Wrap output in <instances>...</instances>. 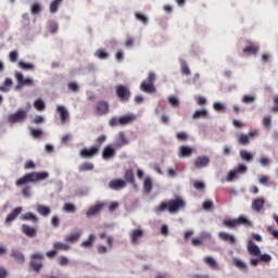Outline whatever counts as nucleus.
<instances>
[{
  "instance_id": "51",
  "label": "nucleus",
  "mask_w": 278,
  "mask_h": 278,
  "mask_svg": "<svg viewBox=\"0 0 278 278\" xmlns=\"http://www.w3.org/2000/svg\"><path fill=\"white\" fill-rule=\"evenodd\" d=\"M105 140H108V137L105 135L98 137L96 139V143H97L96 147H98V149H101V144H103V142H105Z\"/></svg>"
},
{
  "instance_id": "25",
  "label": "nucleus",
  "mask_w": 278,
  "mask_h": 278,
  "mask_svg": "<svg viewBox=\"0 0 278 278\" xmlns=\"http://www.w3.org/2000/svg\"><path fill=\"white\" fill-rule=\"evenodd\" d=\"M11 256L14 257V260H15V262H17V264L25 263V255H23L22 252L18 250H13L11 253Z\"/></svg>"
},
{
  "instance_id": "11",
  "label": "nucleus",
  "mask_w": 278,
  "mask_h": 278,
  "mask_svg": "<svg viewBox=\"0 0 278 278\" xmlns=\"http://www.w3.org/2000/svg\"><path fill=\"white\" fill-rule=\"evenodd\" d=\"M27 118V111L18 110L9 116V123H23Z\"/></svg>"
},
{
  "instance_id": "56",
  "label": "nucleus",
  "mask_w": 278,
  "mask_h": 278,
  "mask_svg": "<svg viewBox=\"0 0 278 278\" xmlns=\"http://www.w3.org/2000/svg\"><path fill=\"white\" fill-rule=\"evenodd\" d=\"M169 104L172 105V108H178L179 106V100L175 97H170L168 99Z\"/></svg>"
},
{
  "instance_id": "2",
  "label": "nucleus",
  "mask_w": 278,
  "mask_h": 278,
  "mask_svg": "<svg viewBox=\"0 0 278 278\" xmlns=\"http://www.w3.org/2000/svg\"><path fill=\"white\" fill-rule=\"evenodd\" d=\"M48 178L49 173L47 172H31L18 178L15 181V186H17V188H21V186H27V184H36V181H42Z\"/></svg>"
},
{
  "instance_id": "14",
  "label": "nucleus",
  "mask_w": 278,
  "mask_h": 278,
  "mask_svg": "<svg viewBox=\"0 0 278 278\" xmlns=\"http://www.w3.org/2000/svg\"><path fill=\"white\" fill-rule=\"evenodd\" d=\"M142 238H144V230H142V228L134 229L130 232V240L132 244H138Z\"/></svg>"
},
{
  "instance_id": "10",
  "label": "nucleus",
  "mask_w": 278,
  "mask_h": 278,
  "mask_svg": "<svg viewBox=\"0 0 278 278\" xmlns=\"http://www.w3.org/2000/svg\"><path fill=\"white\" fill-rule=\"evenodd\" d=\"M15 79L17 80L15 90H21V88H23V86H34V80L30 78L23 77V74L20 72L15 73Z\"/></svg>"
},
{
  "instance_id": "55",
  "label": "nucleus",
  "mask_w": 278,
  "mask_h": 278,
  "mask_svg": "<svg viewBox=\"0 0 278 278\" xmlns=\"http://www.w3.org/2000/svg\"><path fill=\"white\" fill-rule=\"evenodd\" d=\"M30 135L33 136V138H41L42 137V130L31 129Z\"/></svg>"
},
{
  "instance_id": "45",
  "label": "nucleus",
  "mask_w": 278,
  "mask_h": 278,
  "mask_svg": "<svg viewBox=\"0 0 278 278\" xmlns=\"http://www.w3.org/2000/svg\"><path fill=\"white\" fill-rule=\"evenodd\" d=\"M22 194L23 197H25L26 199H29V197H31V187L30 186H25L22 189Z\"/></svg>"
},
{
  "instance_id": "52",
  "label": "nucleus",
  "mask_w": 278,
  "mask_h": 278,
  "mask_svg": "<svg viewBox=\"0 0 278 278\" xmlns=\"http://www.w3.org/2000/svg\"><path fill=\"white\" fill-rule=\"evenodd\" d=\"M213 108H214L215 112H225V104H223L220 102H215L213 104Z\"/></svg>"
},
{
  "instance_id": "1",
  "label": "nucleus",
  "mask_w": 278,
  "mask_h": 278,
  "mask_svg": "<svg viewBox=\"0 0 278 278\" xmlns=\"http://www.w3.org/2000/svg\"><path fill=\"white\" fill-rule=\"evenodd\" d=\"M186 207V202L181 198H176L173 200L161 202L159 206L155 207L154 212L156 214H162V212H169V214H176L179 210Z\"/></svg>"
},
{
  "instance_id": "35",
  "label": "nucleus",
  "mask_w": 278,
  "mask_h": 278,
  "mask_svg": "<svg viewBox=\"0 0 278 278\" xmlns=\"http://www.w3.org/2000/svg\"><path fill=\"white\" fill-rule=\"evenodd\" d=\"M240 157H241V160H244L245 162H251L253 160V154L248 152L247 150H241Z\"/></svg>"
},
{
  "instance_id": "33",
  "label": "nucleus",
  "mask_w": 278,
  "mask_h": 278,
  "mask_svg": "<svg viewBox=\"0 0 278 278\" xmlns=\"http://www.w3.org/2000/svg\"><path fill=\"white\" fill-rule=\"evenodd\" d=\"M78 170L80 173H86L88 170H94V165L92 163L86 162V163H83V164L79 165Z\"/></svg>"
},
{
  "instance_id": "64",
  "label": "nucleus",
  "mask_w": 278,
  "mask_h": 278,
  "mask_svg": "<svg viewBox=\"0 0 278 278\" xmlns=\"http://www.w3.org/2000/svg\"><path fill=\"white\" fill-rule=\"evenodd\" d=\"M275 105L271 109V112H278V96L274 98Z\"/></svg>"
},
{
  "instance_id": "48",
  "label": "nucleus",
  "mask_w": 278,
  "mask_h": 278,
  "mask_svg": "<svg viewBox=\"0 0 278 278\" xmlns=\"http://www.w3.org/2000/svg\"><path fill=\"white\" fill-rule=\"evenodd\" d=\"M42 12V7L38 3L31 5V14H40Z\"/></svg>"
},
{
  "instance_id": "8",
  "label": "nucleus",
  "mask_w": 278,
  "mask_h": 278,
  "mask_svg": "<svg viewBox=\"0 0 278 278\" xmlns=\"http://www.w3.org/2000/svg\"><path fill=\"white\" fill-rule=\"evenodd\" d=\"M45 256L40 253H34L31 255L30 266L35 273H40V268H42V260Z\"/></svg>"
},
{
  "instance_id": "49",
  "label": "nucleus",
  "mask_w": 278,
  "mask_h": 278,
  "mask_svg": "<svg viewBox=\"0 0 278 278\" xmlns=\"http://www.w3.org/2000/svg\"><path fill=\"white\" fill-rule=\"evenodd\" d=\"M271 123H273V118L270 117V115H266V116L263 118V125H264L267 129H270Z\"/></svg>"
},
{
  "instance_id": "59",
  "label": "nucleus",
  "mask_w": 278,
  "mask_h": 278,
  "mask_svg": "<svg viewBox=\"0 0 278 278\" xmlns=\"http://www.w3.org/2000/svg\"><path fill=\"white\" fill-rule=\"evenodd\" d=\"M270 260H273V257H271L269 254H262V255L260 256V262H266V263H268V262H270Z\"/></svg>"
},
{
  "instance_id": "47",
  "label": "nucleus",
  "mask_w": 278,
  "mask_h": 278,
  "mask_svg": "<svg viewBox=\"0 0 278 278\" xmlns=\"http://www.w3.org/2000/svg\"><path fill=\"white\" fill-rule=\"evenodd\" d=\"M233 179H238V172L236 169L235 170H230L228 173L226 181H233Z\"/></svg>"
},
{
  "instance_id": "46",
  "label": "nucleus",
  "mask_w": 278,
  "mask_h": 278,
  "mask_svg": "<svg viewBox=\"0 0 278 278\" xmlns=\"http://www.w3.org/2000/svg\"><path fill=\"white\" fill-rule=\"evenodd\" d=\"M18 66H20V68H23L24 71H31V70H34V65H31V63H25L23 61H21L18 63Z\"/></svg>"
},
{
  "instance_id": "3",
  "label": "nucleus",
  "mask_w": 278,
  "mask_h": 278,
  "mask_svg": "<svg viewBox=\"0 0 278 278\" xmlns=\"http://www.w3.org/2000/svg\"><path fill=\"white\" fill-rule=\"evenodd\" d=\"M223 225L226 226L227 229H236V227H240V225L251 227V222L247 217L240 216L237 219H224Z\"/></svg>"
},
{
  "instance_id": "63",
  "label": "nucleus",
  "mask_w": 278,
  "mask_h": 278,
  "mask_svg": "<svg viewBox=\"0 0 278 278\" xmlns=\"http://www.w3.org/2000/svg\"><path fill=\"white\" fill-rule=\"evenodd\" d=\"M0 278H8V269L0 267Z\"/></svg>"
},
{
  "instance_id": "29",
  "label": "nucleus",
  "mask_w": 278,
  "mask_h": 278,
  "mask_svg": "<svg viewBox=\"0 0 278 278\" xmlns=\"http://www.w3.org/2000/svg\"><path fill=\"white\" fill-rule=\"evenodd\" d=\"M143 190L146 194H151V190H153V181L151 180V178L144 179Z\"/></svg>"
},
{
  "instance_id": "41",
  "label": "nucleus",
  "mask_w": 278,
  "mask_h": 278,
  "mask_svg": "<svg viewBox=\"0 0 278 278\" xmlns=\"http://www.w3.org/2000/svg\"><path fill=\"white\" fill-rule=\"evenodd\" d=\"M233 264L237 268H239V270H247V264H244L243 262H241L238 258L233 260Z\"/></svg>"
},
{
  "instance_id": "28",
  "label": "nucleus",
  "mask_w": 278,
  "mask_h": 278,
  "mask_svg": "<svg viewBox=\"0 0 278 278\" xmlns=\"http://www.w3.org/2000/svg\"><path fill=\"white\" fill-rule=\"evenodd\" d=\"M37 212L40 214V216H49V214H51V208L49 206L39 204L37 205Z\"/></svg>"
},
{
  "instance_id": "40",
  "label": "nucleus",
  "mask_w": 278,
  "mask_h": 278,
  "mask_svg": "<svg viewBox=\"0 0 278 278\" xmlns=\"http://www.w3.org/2000/svg\"><path fill=\"white\" fill-rule=\"evenodd\" d=\"M180 71L184 75H190V67L188 66V63H186V61L181 62Z\"/></svg>"
},
{
  "instance_id": "50",
  "label": "nucleus",
  "mask_w": 278,
  "mask_h": 278,
  "mask_svg": "<svg viewBox=\"0 0 278 278\" xmlns=\"http://www.w3.org/2000/svg\"><path fill=\"white\" fill-rule=\"evenodd\" d=\"M110 249H112V245H110V244L99 245L98 247V252L103 255L104 253H108L110 251Z\"/></svg>"
},
{
  "instance_id": "61",
  "label": "nucleus",
  "mask_w": 278,
  "mask_h": 278,
  "mask_svg": "<svg viewBox=\"0 0 278 278\" xmlns=\"http://www.w3.org/2000/svg\"><path fill=\"white\" fill-rule=\"evenodd\" d=\"M51 224L53 227H60V218L58 216H53L51 219Z\"/></svg>"
},
{
  "instance_id": "58",
  "label": "nucleus",
  "mask_w": 278,
  "mask_h": 278,
  "mask_svg": "<svg viewBox=\"0 0 278 278\" xmlns=\"http://www.w3.org/2000/svg\"><path fill=\"white\" fill-rule=\"evenodd\" d=\"M10 61L11 62H17L18 60V52L16 51H11L9 54Z\"/></svg>"
},
{
  "instance_id": "9",
  "label": "nucleus",
  "mask_w": 278,
  "mask_h": 278,
  "mask_svg": "<svg viewBox=\"0 0 278 278\" xmlns=\"http://www.w3.org/2000/svg\"><path fill=\"white\" fill-rule=\"evenodd\" d=\"M258 136H260V132L257 130H252L248 135L241 134L238 138V143L242 144V147H247V144H249V140H253Z\"/></svg>"
},
{
  "instance_id": "39",
  "label": "nucleus",
  "mask_w": 278,
  "mask_h": 278,
  "mask_svg": "<svg viewBox=\"0 0 278 278\" xmlns=\"http://www.w3.org/2000/svg\"><path fill=\"white\" fill-rule=\"evenodd\" d=\"M34 108L38 110V112H42L46 108L45 101L41 99H38L34 102Z\"/></svg>"
},
{
  "instance_id": "13",
  "label": "nucleus",
  "mask_w": 278,
  "mask_h": 278,
  "mask_svg": "<svg viewBox=\"0 0 278 278\" xmlns=\"http://www.w3.org/2000/svg\"><path fill=\"white\" fill-rule=\"evenodd\" d=\"M105 207V203L98 202L96 205L89 207L86 213L87 218H92V216H97L103 208Z\"/></svg>"
},
{
  "instance_id": "4",
  "label": "nucleus",
  "mask_w": 278,
  "mask_h": 278,
  "mask_svg": "<svg viewBox=\"0 0 278 278\" xmlns=\"http://www.w3.org/2000/svg\"><path fill=\"white\" fill-rule=\"evenodd\" d=\"M155 81V74L153 72H150L148 75L147 80H143L140 85V90L142 92L153 93L155 92V86L153 85Z\"/></svg>"
},
{
  "instance_id": "18",
  "label": "nucleus",
  "mask_w": 278,
  "mask_h": 278,
  "mask_svg": "<svg viewBox=\"0 0 278 278\" xmlns=\"http://www.w3.org/2000/svg\"><path fill=\"white\" fill-rule=\"evenodd\" d=\"M22 231L27 238H36L37 230L35 227H30L27 224L22 225Z\"/></svg>"
},
{
  "instance_id": "27",
  "label": "nucleus",
  "mask_w": 278,
  "mask_h": 278,
  "mask_svg": "<svg viewBox=\"0 0 278 278\" xmlns=\"http://www.w3.org/2000/svg\"><path fill=\"white\" fill-rule=\"evenodd\" d=\"M21 220H31L34 224H36V223H38V216H36L31 212H28L21 216Z\"/></svg>"
},
{
  "instance_id": "5",
  "label": "nucleus",
  "mask_w": 278,
  "mask_h": 278,
  "mask_svg": "<svg viewBox=\"0 0 278 278\" xmlns=\"http://www.w3.org/2000/svg\"><path fill=\"white\" fill-rule=\"evenodd\" d=\"M134 121H136V115L128 114L122 117H112L109 122V125L111 127H116L118 125H129V123H134Z\"/></svg>"
},
{
  "instance_id": "36",
  "label": "nucleus",
  "mask_w": 278,
  "mask_h": 278,
  "mask_svg": "<svg viewBox=\"0 0 278 278\" xmlns=\"http://www.w3.org/2000/svg\"><path fill=\"white\" fill-rule=\"evenodd\" d=\"M204 262L210 266L211 268H218V264L216 263V260L212 256L204 257Z\"/></svg>"
},
{
  "instance_id": "19",
  "label": "nucleus",
  "mask_w": 278,
  "mask_h": 278,
  "mask_svg": "<svg viewBox=\"0 0 278 278\" xmlns=\"http://www.w3.org/2000/svg\"><path fill=\"white\" fill-rule=\"evenodd\" d=\"M116 155V150L112 148V146H106L102 151V157L103 160H112Z\"/></svg>"
},
{
  "instance_id": "12",
  "label": "nucleus",
  "mask_w": 278,
  "mask_h": 278,
  "mask_svg": "<svg viewBox=\"0 0 278 278\" xmlns=\"http://www.w3.org/2000/svg\"><path fill=\"white\" fill-rule=\"evenodd\" d=\"M80 157L85 160H90V157H94V155H99V147H91L89 149H83L79 152Z\"/></svg>"
},
{
  "instance_id": "44",
  "label": "nucleus",
  "mask_w": 278,
  "mask_h": 278,
  "mask_svg": "<svg viewBox=\"0 0 278 278\" xmlns=\"http://www.w3.org/2000/svg\"><path fill=\"white\" fill-rule=\"evenodd\" d=\"M135 16L137 21H140L141 23H143V25H147V23H149V18H147V15L142 13H136Z\"/></svg>"
},
{
  "instance_id": "20",
  "label": "nucleus",
  "mask_w": 278,
  "mask_h": 278,
  "mask_svg": "<svg viewBox=\"0 0 278 278\" xmlns=\"http://www.w3.org/2000/svg\"><path fill=\"white\" fill-rule=\"evenodd\" d=\"M21 212H23V207L17 206L15 207L5 218V223H12L13 220H16L18 218Z\"/></svg>"
},
{
  "instance_id": "57",
  "label": "nucleus",
  "mask_w": 278,
  "mask_h": 278,
  "mask_svg": "<svg viewBox=\"0 0 278 278\" xmlns=\"http://www.w3.org/2000/svg\"><path fill=\"white\" fill-rule=\"evenodd\" d=\"M193 188H195V190H203L205 188V184H203V181H194L193 182Z\"/></svg>"
},
{
  "instance_id": "43",
  "label": "nucleus",
  "mask_w": 278,
  "mask_h": 278,
  "mask_svg": "<svg viewBox=\"0 0 278 278\" xmlns=\"http://www.w3.org/2000/svg\"><path fill=\"white\" fill-rule=\"evenodd\" d=\"M97 58L100 60H108L109 55L108 52H105L103 49H100L96 52Z\"/></svg>"
},
{
  "instance_id": "30",
  "label": "nucleus",
  "mask_w": 278,
  "mask_h": 278,
  "mask_svg": "<svg viewBox=\"0 0 278 278\" xmlns=\"http://www.w3.org/2000/svg\"><path fill=\"white\" fill-rule=\"evenodd\" d=\"M79 238H81V231H76L74 233L68 235L65 240L66 242H77V240H79Z\"/></svg>"
},
{
  "instance_id": "54",
  "label": "nucleus",
  "mask_w": 278,
  "mask_h": 278,
  "mask_svg": "<svg viewBox=\"0 0 278 278\" xmlns=\"http://www.w3.org/2000/svg\"><path fill=\"white\" fill-rule=\"evenodd\" d=\"M255 101V97L253 96H243L242 103H253Z\"/></svg>"
},
{
  "instance_id": "32",
  "label": "nucleus",
  "mask_w": 278,
  "mask_h": 278,
  "mask_svg": "<svg viewBox=\"0 0 278 278\" xmlns=\"http://www.w3.org/2000/svg\"><path fill=\"white\" fill-rule=\"evenodd\" d=\"M62 1H64V0H53L50 3V12H51V14H55V12H58V10H60V5L62 4Z\"/></svg>"
},
{
  "instance_id": "62",
  "label": "nucleus",
  "mask_w": 278,
  "mask_h": 278,
  "mask_svg": "<svg viewBox=\"0 0 278 278\" xmlns=\"http://www.w3.org/2000/svg\"><path fill=\"white\" fill-rule=\"evenodd\" d=\"M237 173H244L247 170V165L239 164L238 167L235 169Z\"/></svg>"
},
{
  "instance_id": "16",
  "label": "nucleus",
  "mask_w": 278,
  "mask_h": 278,
  "mask_svg": "<svg viewBox=\"0 0 278 278\" xmlns=\"http://www.w3.org/2000/svg\"><path fill=\"white\" fill-rule=\"evenodd\" d=\"M210 165V156L207 155H202V156H198L194 160V166L197 168H205V166Z\"/></svg>"
},
{
  "instance_id": "37",
  "label": "nucleus",
  "mask_w": 278,
  "mask_h": 278,
  "mask_svg": "<svg viewBox=\"0 0 278 278\" xmlns=\"http://www.w3.org/2000/svg\"><path fill=\"white\" fill-rule=\"evenodd\" d=\"M248 251H249L250 255H260V253H261L260 248L255 244H249Z\"/></svg>"
},
{
  "instance_id": "7",
  "label": "nucleus",
  "mask_w": 278,
  "mask_h": 278,
  "mask_svg": "<svg viewBox=\"0 0 278 278\" xmlns=\"http://www.w3.org/2000/svg\"><path fill=\"white\" fill-rule=\"evenodd\" d=\"M93 114L96 116H105V114H110V103L108 101H98L93 108Z\"/></svg>"
},
{
  "instance_id": "34",
  "label": "nucleus",
  "mask_w": 278,
  "mask_h": 278,
  "mask_svg": "<svg viewBox=\"0 0 278 278\" xmlns=\"http://www.w3.org/2000/svg\"><path fill=\"white\" fill-rule=\"evenodd\" d=\"M192 118L194 121L199 119V118H207V111L205 109L203 110H199V111H195L192 115Z\"/></svg>"
},
{
  "instance_id": "22",
  "label": "nucleus",
  "mask_w": 278,
  "mask_h": 278,
  "mask_svg": "<svg viewBox=\"0 0 278 278\" xmlns=\"http://www.w3.org/2000/svg\"><path fill=\"white\" fill-rule=\"evenodd\" d=\"M218 238L223 240L224 242H229V244L236 243V237L233 235L227 233V232H219Z\"/></svg>"
},
{
  "instance_id": "53",
  "label": "nucleus",
  "mask_w": 278,
  "mask_h": 278,
  "mask_svg": "<svg viewBox=\"0 0 278 278\" xmlns=\"http://www.w3.org/2000/svg\"><path fill=\"white\" fill-rule=\"evenodd\" d=\"M177 140H180L181 142H186L188 140V134L186 132H178L176 134Z\"/></svg>"
},
{
  "instance_id": "24",
  "label": "nucleus",
  "mask_w": 278,
  "mask_h": 278,
  "mask_svg": "<svg viewBox=\"0 0 278 278\" xmlns=\"http://www.w3.org/2000/svg\"><path fill=\"white\" fill-rule=\"evenodd\" d=\"M192 148L188 146H181L179 148V157H190L192 155Z\"/></svg>"
},
{
  "instance_id": "23",
  "label": "nucleus",
  "mask_w": 278,
  "mask_h": 278,
  "mask_svg": "<svg viewBox=\"0 0 278 278\" xmlns=\"http://www.w3.org/2000/svg\"><path fill=\"white\" fill-rule=\"evenodd\" d=\"M56 112L60 113V118L62 123H66L68 121V111L66 108L59 105L56 108Z\"/></svg>"
},
{
  "instance_id": "6",
  "label": "nucleus",
  "mask_w": 278,
  "mask_h": 278,
  "mask_svg": "<svg viewBox=\"0 0 278 278\" xmlns=\"http://www.w3.org/2000/svg\"><path fill=\"white\" fill-rule=\"evenodd\" d=\"M115 94L122 102H127L131 99V90L128 89L127 86L118 85L115 88Z\"/></svg>"
},
{
  "instance_id": "26",
  "label": "nucleus",
  "mask_w": 278,
  "mask_h": 278,
  "mask_svg": "<svg viewBox=\"0 0 278 278\" xmlns=\"http://www.w3.org/2000/svg\"><path fill=\"white\" fill-rule=\"evenodd\" d=\"M124 179L126 184H136V178L134 177V169H127L125 172Z\"/></svg>"
},
{
  "instance_id": "31",
  "label": "nucleus",
  "mask_w": 278,
  "mask_h": 278,
  "mask_svg": "<svg viewBox=\"0 0 278 278\" xmlns=\"http://www.w3.org/2000/svg\"><path fill=\"white\" fill-rule=\"evenodd\" d=\"M260 51V48L255 45H250L243 49V53H249L250 55H255Z\"/></svg>"
},
{
  "instance_id": "42",
  "label": "nucleus",
  "mask_w": 278,
  "mask_h": 278,
  "mask_svg": "<svg viewBox=\"0 0 278 278\" xmlns=\"http://www.w3.org/2000/svg\"><path fill=\"white\" fill-rule=\"evenodd\" d=\"M63 210L65 212H70L73 214L76 212L77 208L75 207V204H73V203H65Z\"/></svg>"
},
{
  "instance_id": "60",
  "label": "nucleus",
  "mask_w": 278,
  "mask_h": 278,
  "mask_svg": "<svg viewBox=\"0 0 278 278\" xmlns=\"http://www.w3.org/2000/svg\"><path fill=\"white\" fill-rule=\"evenodd\" d=\"M49 31H50V34H55L58 31V24L56 23H51L49 25Z\"/></svg>"
},
{
  "instance_id": "21",
  "label": "nucleus",
  "mask_w": 278,
  "mask_h": 278,
  "mask_svg": "<svg viewBox=\"0 0 278 278\" xmlns=\"http://www.w3.org/2000/svg\"><path fill=\"white\" fill-rule=\"evenodd\" d=\"M115 144L118 149H121V147H125V144H129L127 137H125V132H118Z\"/></svg>"
},
{
  "instance_id": "15",
  "label": "nucleus",
  "mask_w": 278,
  "mask_h": 278,
  "mask_svg": "<svg viewBox=\"0 0 278 278\" xmlns=\"http://www.w3.org/2000/svg\"><path fill=\"white\" fill-rule=\"evenodd\" d=\"M127 187V182L123 179H113L109 182V188L111 190H123Z\"/></svg>"
},
{
  "instance_id": "17",
  "label": "nucleus",
  "mask_w": 278,
  "mask_h": 278,
  "mask_svg": "<svg viewBox=\"0 0 278 278\" xmlns=\"http://www.w3.org/2000/svg\"><path fill=\"white\" fill-rule=\"evenodd\" d=\"M264 205H266V199L264 198L254 199L252 201V210H254V212H262V210H264Z\"/></svg>"
},
{
  "instance_id": "38",
  "label": "nucleus",
  "mask_w": 278,
  "mask_h": 278,
  "mask_svg": "<svg viewBox=\"0 0 278 278\" xmlns=\"http://www.w3.org/2000/svg\"><path fill=\"white\" fill-rule=\"evenodd\" d=\"M12 78H5L4 80V86H0V92H8V88H11L12 86Z\"/></svg>"
}]
</instances>
